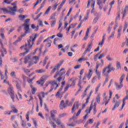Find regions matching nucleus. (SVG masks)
Instances as JSON below:
<instances>
[{
    "instance_id": "nucleus-1",
    "label": "nucleus",
    "mask_w": 128,
    "mask_h": 128,
    "mask_svg": "<svg viewBox=\"0 0 128 128\" xmlns=\"http://www.w3.org/2000/svg\"><path fill=\"white\" fill-rule=\"evenodd\" d=\"M38 36V34H32L30 36V38L28 40V44H26L25 46H22L20 48H24L26 52L20 54V56H23L28 54V52H30V48L32 46V44H34L36 42V38Z\"/></svg>"
},
{
    "instance_id": "nucleus-2",
    "label": "nucleus",
    "mask_w": 128,
    "mask_h": 128,
    "mask_svg": "<svg viewBox=\"0 0 128 128\" xmlns=\"http://www.w3.org/2000/svg\"><path fill=\"white\" fill-rule=\"evenodd\" d=\"M18 1H15L12 4V6L14 7H8L7 10L6 8H0V10H2L4 12H6L10 14V16H16V10L18 9V6H16Z\"/></svg>"
},
{
    "instance_id": "nucleus-3",
    "label": "nucleus",
    "mask_w": 128,
    "mask_h": 128,
    "mask_svg": "<svg viewBox=\"0 0 128 128\" xmlns=\"http://www.w3.org/2000/svg\"><path fill=\"white\" fill-rule=\"evenodd\" d=\"M62 70H64V68H62L60 70L59 72H56V74L54 76V78H56L58 76H60V77L57 78V80H58L59 82H60V81L62 80V74H64V72H62Z\"/></svg>"
},
{
    "instance_id": "nucleus-4",
    "label": "nucleus",
    "mask_w": 128,
    "mask_h": 128,
    "mask_svg": "<svg viewBox=\"0 0 128 128\" xmlns=\"http://www.w3.org/2000/svg\"><path fill=\"white\" fill-rule=\"evenodd\" d=\"M48 78V76L46 75H44L42 77H41L40 80L36 82V84H40L42 86H44V84L46 82V80Z\"/></svg>"
},
{
    "instance_id": "nucleus-5",
    "label": "nucleus",
    "mask_w": 128,
    "mask_h": 128,
    "mask_svg": "<svg viewBox=\"0 0 128 128\" xmlns=\"http://www.w3.org/2000/svg\"><path fill=\"white\" fill-rule=\"evenodd\" d=\"M8 94H9L12 102H14V98L16 96H14V88L12 87H10L8 90Z\"/></svg>"
},
{
    "instance_id": "nucleus-6",
    "label": "nucleus",
    "mask_w": 128,
    "mask_h": 128,
    "mask_svg": "<svg viewBox=\"0 0 128 128\" xmlns=\"http://www.w3.org/2000/svg\"><path fill=\"white\" fill-rule=\"evenodd\" d=\"M51 86V88L49 90V92H50L52 90H56L58 88V84L56 82V80H54L53 82H50Z\"/></svg>"
},
{
    "instance_id": "nucleus-7",
    "label": "nucleus",
    "mask_w": 128,
    "mask_h": 128,
    "mask_svg": "<svg viewBox=\"0 0 128 128\" xmlns=\"http://www.w3.org/2000/svg\"><path fill=\"white\" fill-rule=\"evenodd\" d=\"M63 62V61H60V62L56 66H55L54 68L52 69V70L51 71L50 74H52L56 72V70H58L60 68V66L62 64Z\"/></svg>"
},
{
    "instance_id": "nucleus-8",
    "label": "nucleus",
    "mask_w": 128,
    "mask_h": 128,
    "mask_svg": "<svg viewBox=\"0 0 128 128\" xmlns=\"http://www.w3.org/2000/svg\"><path fill=\"white\" fill-rule=\"evenodd\" d=\"M92 71L90 70L88 74H84L82 79L83 80H86V78H88V80H90V78H92Z\"/></svg>"
},
{
    "instance_id": "nucleus-9",
    "label": "nucleus",
    "mask_w": 128,
    "mask_h": 128,
    "mask_svg": "<svg viewBox=\"0 0 128 128\" xmlns=\"http://www.w3.org/2000/svg\"><path fill=\"white\" fill-rule=\"evenodd\" d=\"M76 108L78 109V108L80 106V104H78V102H75L74 104L73 105V106L72 109V112H74V108H76Z\"/></svg>"
},
{
    "instance_id": "nucleus-10",
    "label": "nucleus",
    "mask_w": 128,
    "mask_h": 128,
    "mask_svg": "<svg viewBox=\"0 0 128 128\" xmlns=\"http://www.w3.org/2000/svg\"><path fill=\"white\" fill-rule=\"evenodd\" d=\"M56 112H58L56 110H54L50 112V116L53 120H56V116L54 114H56Z\"/></svg>"
},
{
    "instance_id": "nucleus-11",
    "label": "nucleus",
    "mask_w": 128,
    "mask_h": 128,
    "mask_svg": "<svg viewBox=\"0 0 128 128\" xmlns=\"http://www.w3.org/2000/svg\"><path fill=\"white\" fill-rule=\"evenodd\" d=\"M115 86H116V89L117 90H120L122 88V86H124V84H121L120 82V84L118 83H115Z\"/></svg>"
},
{
    "instance_id": "nucleus-12",
    "label": "nucleus",
    "mask_w": 128,
    "mask_h": 128,
    "mask_svg": "<svg viewBox=\"0 0 128 128\" xmlns=\"http://www.w3.org/2000/svg\"><path fill=\"white\" fill-rule=\"evenodd\" d=\"M66 104H64V101L62 100L60 105V110H64V108H66Z\"/></svg>"
},
{
    "instance_id": "nucleus-13",
    "label": "nucleus",
    "mask_w": 128,
    "mask_h": 128,
    "mask_svg": "<svg viewBox=\"0 0 128 128\" xmlns=\"http://www.w3.org/2000/svg\"><path fill=\"white\" fill-rule=\"evenodd\" d=\"M105 40H106V34H104L101 42H100L98 44V46H100V48H102V46H104V44Z\"/></svg>"
},
{
    "instance_id": "nucleus-14",
    "label": "nucleus",
    "mask_w": 128,
    "mask_h": 128,
    "mask_svg": "<svg viewBox=\"0 0 128 128\" xmlns=\"http://www.w3.org/2000/svg\"><path fill=\"white\" fill-rule=\"evenodd\" d=\"M120 102L116 101L115 102V104H114V108H112V110H116V108H118V106H120Z\"/></svg>"
},
{
    "instance_id": "nucleus-15",
    "label": "nucleus",
    "mask_w": 128,
    "mask_h": 128,
    "mask_svg": "<svg viewBox=\"0 0 128 128\" xmlns=\"http://www.w3.org/2000/svg\"><path fill=\"white\" fill-rule=\"evenodd\" d=\"M32 60L33 62H34V60H35L34 62L36 64H38V61L40 60V57H38V56H35L33 57Z\"/></svg>"
},
{
    "instance_id": "nucleus-16",
    "label": "nucleus",
    "mask_w": 128,
    "mask_h": 128,
    "mask_svg": "<svg viewBox=\"0 0 128 128\" xmlns=\"http://www.w3.org/2000/svg\"><path fill=\"white\" fill-rule=\"evenodd\" d=\"M22 26H25V34H28V30H30V26L28 25L27 24H24L22 25Z\"/></svg>"
},
{
    "instance_id": "nucleus-17",
    "label": "nucleus",
    "mask_w": 128,
    "mask_h": 128,
    "mask_svg": "<svg viewBox=\"0 0 128 128\" xmlns=\"http://www.w3.org/2000/svg\"><path fill=\"white\" fill-rule=\"evenodd\" d=\"M0 44L1 46V48H2L3 49V52L4 54H6L7 52H6V50L4 48V44H2V40L0 39Z\"/></svg>"
},
{
    "instance_id": "nucleus-18",
    "label": "nucleus",
    "mask_w": 128,
    "mask_h": 128,
    "mask_svg": "<svg viewBox=\"0 0 128 128\" xmlns=\"http://www.w3.org/2000/svg\"><path fill=\"white\" fill-rule=\"evenodd\" d=\"M100 66V64H98V62L96 63V74H97V76H100V72H98V70Z\"/></svg>"
},
{
    "instance_id": "nucleus-19",
    "label": "nucleus",
    "mask_w": 128,
    "mask_h": 128,
    "mask_svg": "<svg viewBox=\"0 0 128 128\" xmlns=\"http://www.w3.org/2000/svg\"><path fill=\"white\" fill-rule=\"evenodd\" d=\"M32 58V55L31 54H28V56H27V57H26L24 60V64H28V60H30Z\"/></svg>"
},
{
    "instance_id": "nucleus-20",
    "label": "nucleus",
    "mask_w": 128,
    "mask_h": 128,
    "mask_svg": "<svg viewBox=\"0 0 128 128\" xmlns=\"http://www.w3.org/2000/svg\"><path fill=\"white\" fill-rule=\"evenodd\" d=\"M63 88H64V86H61L60 89L58 90V91L57 92L56 94V96H60V92L62 90Z\"/></svg>"
},
{
    "instance_id": "nucleus-21",
    "label": "nucleus",
    "mask_w": 128,
    "mask_h": 128,
    "mask_svg": "<svg viewBox=\"0 0 128 128\" xmlns=\"http://www.w3.org/2000/svg\"><path fill=\"white\" fill-rule=\"evenodd\" d=\"M50 10H52V6H50L44 12V16L46 14H48V12H50Z\"/></svg>"
},
{
    "instance_id": "nucleus-22",
    "label": "nucleus",
    "mask_w": 128,
    "mask_h": 128,
    "mask_svg": "<svg viewBox=\"0 0 128 128\" xmlns=\"http://www.w3.org/2000/svg\"><path fill=\"white\" fill-rule=\"evenodd\" d=\"M52 40H48L46 44L47 48H50V46H52Z\"/></svg>"
},
{
    "instance_id": "nucleus-23",
    "label": "nucleus",
    "mask_w": 128,
    "mask_h": 128,
    "mask_svg": "<svg viewBox=\"0 0 128 128\" xmlns=\"http://www.w3.org/2000/svg\"><path fill=\"white\" fill-rule=\"evenodd\" d=\"M31 88H32V94H36V89L34 86H30Z\"/></svg>"
},
{
    "instance_id": "nucleus-24",
    "label": "nucleus",
    "mask_w": 128,
    "mask_h": 128,
    "mask_svg": "<svg viewBox=\"0 0 128 128\" xmlns=\"http://www.w3.org/2000/svg\"><path fill=\"white\" fill-rule=\"evenodd\" d=\"M68 116V114H66V113H62V114L59 115L58 118H64V116Z\"/></svg>"
},
{
    "instance_id": "nucleus-25",
    "label": "nucleus",
    "mask_w": 128,
    "mask_h": 128,
    "mask_svg": "<svg viewBox=\"0 0 128 128\" xmlns=\"http://www.w3.org/2000/svg\"><path fill=\"white\" fill-rule=\"evenodd\" d=\"M36 72H38V74H42L46 72V70H44V69L38 70H36Z\"/></svg>"
},
{
    "instance_id": "nucleus-26",
    "label": "nucleus",
    "mask_w": 128,
    "mask_h": 128,
    "mask_svg": "<svg viewBox=\"0 0 128 128\" xmlns=\"http://www.w3.org/2000/svg\"><path fill=\"white\" fill-rule=\"evenodd\" d=\"M92 102L91 104V106H90V108L89 109V110H88L86 109V110H85V112H86V114H90V111L92 110Z\"/></svg>"
},
{
    "instance_id": "nucleus-27",
    "label": "nucleus",
    "mask_w": 128,
    "mask_h": 128,
    "mask_svg": "<svg viewBox=\"0 0 128 128\" xmlns=\"http://www.w3.org/2000/svg\"><path fill=\"white\" fill-rule=\"evenodd\" d=\"M22 70H23V71L24 72H25L26 74V73H29L30 72V70L28 69H26V68L22 67Z\"/></svg>"
},
{
    "instance_id": "nucleus-28",
    "label": "nucleus",
    "mask_w": 128,
    "mask_h": 128,
    "mask_svg": "<svg viewBox=\"0 0 128 128\" xmlns=\"http://www.w3.org/2000/svg\"><path fill=\"white\" fill-rule=\"evenodd\" d=\"M124 76H126L123 74L122 76L120 78V84H122V82L124 81Z\"/></svg>"
},
{
    "instance_id": "nucleus-29",
    "label": "nucleus",
    "mask_w": 128,
    "mask_h": 128,
    "mask_svg": "<svg viewBox=\"0 0 128 128\" xmlns=\"http://www.w3.org/2000/svg\"><path fill=\"white\" fill-rule=\"evenodd\" d=\"M54 122H56V124H57L58 126L60 125L61 122L60 118H58L56 120H56H54Z\"/></svg>"
},
{
    "instance_id": "nucleus-30",
    "label": "nucleus",
    "mask_w": 128,
    "mask_h": 128,
    "mask_svg": "<svg viewBox=\"0 0 128 128\" xmlns=\"http://www.w3.org/2000/svg\"><path fill=\"white\" fill-rule=\"evenodd\" d=\"M114 4V0L112 1L111 2H110V8L109 9V12H110L112 10V6Z\"/></svg>"
},
{
    "instance_id": "nucleus-31",
    "label": "nucleus",
    "mask_w": 128,
    "mask_h": 128,
    "mask_svg": "<svg viewBox=\"0 0 128 128\" xmlns=\"http://www.w3.org/2000/svg\"><path fill=\"white\" fill-rule=\"evenodd\" d=\"M126 10H128V9L126 8L124 9L123 13V16L122 18H124V16H126Z\"/></svg>"
},
{
    "instance_id": "nucleus-32",
    "label": "nucleus",
    "mask_w": 128,
    "mask_h": 128,
    "mask_svg": "<svg viewBox=\"0 0 128 128\" xmlns=\"http://www.w3.org/2000/svg\"><path fill=\"white\" fill-rule=\"evenodd\" d=\"M98 28H97L96 29V30H95L94 31V32L92 33V34L90 38H94V34H96V32H98Z\"/></svg>"
},
{
    "instance_id": "nucleus-33",
    "label": "nucleus",
    "mask_w": 128,
    "mask_h": 128,
    "mask_svg": "<svg viewBox=\"0 0 128 128\" xmlns=\"http://www.w3.org/2000/svg\"><path fill=\"white\" fill-rule=\"evenodd\" d=\"M52 24H51V26L52 28L54 26V24H56V20H52L51 22Z\"/></svg>"
},
{
    "instance_id": "nucleus-34",
    "label": "nucleus",
    "mask_w": 128,
    "mask_h": 128,
    "mask_svg": "<svg viewBox=\"0 0 128 128\" xmlns=\"http://www.w3.org/2000/svg\"><path fill=\"white\" fill-rule=\"evenodd\" d=\"M19 18H20V20H24V18H26V16L20 14L19 16Z\"/></svg>"
},
{
    "instance_id": "nucleus-35",
    "label": "nucleus",
    "mask_w": 128,
    "mask_h": 128,
    "mask_svg": "<svg viewBox=\"0 0 128 128\" xmlns=\"http://www.w3.org/2000/svg\"><path fill=\"white\" fill-rule=\"evenodd\" d=\"M96 102H98V104H100V96H96Z\"/></svg>"
},
{
    "instance_id": "nucleus-36",
    "label": "nucleus",
    "mask_w": 128,
    "mask_h": 128,
    "mask_svg": "<svg viewBox=\"0 0 128 128\" xmlns=\"http://www.w3.org/2000/svg\"><path fill=\"white\" fill-rule=\"evenodd\" d=\"M34 64V61L30 62H29L28 66H27L28 68H30V66H32V64Z\"/></svg>"
},
{
    "instance_id": "nucleus-37",
    "label": "nucleus",
    "mask_w": 128,
    "mask_h": 128,
    "mask_svg": "<svg viewBox=\"0 0 128 128\" xmlns=\"http://www.w3.org/2000/svg\"><path fill=\"white\" fill-rule=\"evenodd\" d=\"M107 68H108V67H105L104 68L103 70V71L102 72L103 76H106V72Z\"/></svg>"
},
{
    "instance_id": "nucleus-38",
    "label": "nucleus",
    "mask_w": 128,
    "mask_h": 128,
    "mask_svg": "<svg viewBox=\"0 0 128 128\" xmlns=\"http://www.w3.org/2000/svg\"><path fill=\"white\" fill-rule=\"evenodd\" d=\"M106 58L108 60H109V62H112L113 60L112 58H110V54H108L107 56H106Z\"/></svg>"
},
{
    "instance_id": "nucleus-39",
    "label": "nucleus",
    "mask_w": 128,
    "mask_h": 128,
    "mask_svg": "<svg viewBox=\"0 0 128 128\" xmlns=\"http://www.w3.org/2000/svg\"><path fill=\"white\" fill-rule=\"evenodd\" d=\"M116 66L118 70V68H120L121 66H120V63L119 62H116Z\"/></svg>"
},
{
    "instance_id": "nucleus-40",
    "label": "nucleus",
    "mask_w": 128,
    "mask_h": 128,
    "mask_svg": "<svg viewBox=\"0 0 128 128\" xmlns=\"http://www.w3.org/2000/svg\"><path fill=\"white\" fill-rule=\"evenodd\" d=\"M10 76H12L13 78H16V72H12L11 73H10Z\"/></svg>"
},
{
    "instance_id": "nucleus-41",
    "label": "nucleus",
    "mask_w": 128,
    "mask_h": 128,
    "mask_svg": "<svg viewBox=\"0 0 128 128\" xmlns=\"http://www.w3.org/2000/svg\"><path fill=\"white\" fill-rule=\"evenodd\" d=\"M16 86L18 90H20V84L18 82H16Z\"/></svg>"
},
{
    "instance_id": "nucleus-42",
    "label": "nucleus",
    "mask_w": 128,
    "mask_h": 128,
    "mask_svg": "<svg viewBox=\"0 0 128 128\" xmlns=\"http://www.w3.org/2000/svg\"><path fill=\"white\" fill-rule=\"evenodd\" d=\"M67 126H72V127L74 128V126H76V123L72 122V124H67Z\"/></svg>"
},
{
    "instance_id": "nucleus-43",
    "label": "nucleus",
    "mask_w": 128,
    "mask_h": 128,
    "mask_svg": "<svg viewBox=\"0 0 128 128\" xmlns=\"http://www.w3.org/2000/svg\"><path fill=\"white\" fill-rule=\"evenodd\" d=\"M10 0H4V2H5L6 4H10V2H12Z\"/></svg>"
},
{
    "instance_id": "nucleus-44",
    "label": "nucleus",
    "mask_w": 128,
    "mask_h": 128,
    "mask_svg": "<svg viewBox=\"0 0 128 128\" xmlns=\"http://www.w3.org/2000/svg\"><path fill=\"white\" fill-rule=\"evenodd\" d=\"M91 29H92V26H90V28H88L87 29V30L86 32V36H88V32H90V30H91Z\"/></svg>"
},
{
    "instance_id": "nucleus-45",
    "label": "nucleus",
    "mask_w": 128,
    "mask_h": 128,
    "mask_svg": "<svg viewBox=\"0 0 128 128\" xmlns=\"http://www.w3.org/2000/svg\"><path fill=\"white\" fill-rule=\"evenodd\" d=\"M44 4H46V0H44V2H42V4H41V6H40V8H42Z\"/></svg>"
},
{
    "instance_id": "nucleus-46",
    "label": "nucleus",
    "mask_w": 128,
    "mask_h": 128,
    "mask_svg": "<svg viewBox=\"0 0 128 128\" xmlns=\"http://www.w3.org/2000/svg\"><path fill=\"white\" fill-rule=\"evenodd\" d=\"M108 82V75L107 74L106 75V79L104 82V84H106V82Z\"/></svg>"
},
{
    "instance_id": "nucleus-47",
    "label": "nucleus",
    "mask_w": 128,
    "mask_h": 128,
    "mask_svg": "<svg viewBox=\"0 0 128 128\" xmlns=\"http://www.w3.org/2000/svg\"><path fill=\"white\" fill-rule=\"evenodd\" d=\"M71 72H72V69H69L66 73V76H68Z\"/></svg>"
},
{
    "instance_id": "nucleus-48",
    "label": "nucleus",
    "mask_w": 128,
    "mask_h": 128,
    "mask_svg": "<svg viewBox=\"0 0 128 128\" xmlns=\"http://www.w3.org/2000/svg\"><path fill=\"white\" fill-rule=\"evenodd\" d=\"M114 32H112L111 36L109 38V40H110L111 38H114Z\"/></svg>"
},
{
    "instance_id": "nucleus-49",
    "label": "nucleus",
    "mask_w": 128,
    "mask_h": 128,
    "mask_svg": "<svg viewBox=\"0 0 128 128\" xmlns=\"http://www.w3.org/2000/svg\"><path fill=\"white\" fill-rule=\"evenodd\" d=\"M30 98L29 100H28V102H33L34 97H32V96H30Z\"/></svg>"
},
{
    "instance_id": "nucleus-50",
    "label": "nucleus",
    "mask_w": 128,
    "mask_h": 128,
    "mask_svg": "<svg viewBox=\"0 0 128 128\" xmlns=\"http://www.w3.org/2000/svg\"><path fill=\"white\" fill-rule=\"evenodd\" d=\"M42 12H40V14L37 15L36 18L34 19V20H38V18H40V16H42Z\"/></svg>"
},
{
    "instance_id": "nucleus-51",
    "label": "nucleus",
    "mask_w": 128,
    "mask_h": 128,
    "mask_svg": "<svg viewBox=\"0 0 128 128\" xmlns=\"http://www.w3.org/2000/svg\"><path fill=\"white\" fill-rule=\"evenodd\" d=\"M28 114H30V112H28L27 114H26V119L27 120L28 122L30 120V117L28 116Z\"/></svg>"
},
{
    "instance_id": "nucleus-52",
    "label": "nucleus",
    "mask_w": 128,
    "mask_h": 128,
    "mask_svg": "<svg viewBox=\"0 0 128 128\" xmlns=\"http://www.w3.org/2000/svg\"><path fill=\"white\" fill-rule=\"evenodd\" d=\"M104 54H102L98 58L99 60H102V58H104Z\"/></svg>"
},
{
    "instance_id": "nucleus-53",
    "label": "nucleus",
    "mask_w": 128,
    "mask_h": 128,
    "mask_svg": "<svg viewBox=\"0 0 128 128\" xmlns=\"http://www.w3.org/2000/svg\"><path fill=\"white\" fill-rule=\"evenodd\" d=\"M39 98L40 100V106L41 108H42V99L40 97Z\"/></svg>"
},
{
    "instance_id": "nucleus-54",
    "label": "nucleus",
    "mask_w": 128,
    "mask_h": 128,
    "mask_svg": "<svg viewBox=\"0 0 128 128\" xmlns=\"http://www.w3.org/2000/svg\"><path fill=\"white\" fill-rule=\"evenodd\" d=\"M71 33L72 34V35L71 36L72 38H74V34H76V29H74V30H72Z\"/></svg>"
},
{
    "instance_id": "nucleus-55",
    "label": "nucleus",
    "mask_w": 128,
    "mask_h": 128,
    "mask_svg": "<svg viewBox=\"0 0 128 128\" xmlns=\"http://www.w3.org/2000/svg\"><path fill=\"white\" fill-rule=\"evenodd\" d=\"M56 18V14H53V16H50V20H54Z\"/></svg>"
},
{
    "instance_id": "nucleus-56",
    "label": "nucleus",
    "mask_w": 128,
    "mask_h": 128,
    "mask_svg": "<svg viewBox=\"0 0 128 128\" xmlns=\"http://www.w3.org/2000/svg\"><path fill=\"white\" fill-rule=\"evenodd\" d=\"M76 86V82L74 80H73L70 86Z\"/></svg>"
},
{
    "instance_id": "nucleus-57",
    "label": "nucleus",
    "mask_w": 128,
    "mask_h": 128,
    "mask_svg": "<svg viewBox=\"0 0 128 128\" xmlns=\"http://www.w3.org/2000/svg\"><path fill=\"white\" fill-rule=\"evenodd\" d=\"M32 120H33V124H34V126H36V120L33 118Z\"/></svg>"
},
{
    "instance_id": "nucleus-58",
    "label": "nucleus",
    "mask_w": 128,
    "mask_h": 128,
    "mask_svg": "<svg viewBox=\"0 0 128 128\" xmlns=\"http://www.w3.org/2000/svg\"><path fill=\"white\" fill-rule=\"evenodd\" d=\"M68 88H70V85L68 84L64 89V92H66L68 90Z\"/></svg>"
},
{
    "instance_id": "nucleus-59",
    "label": "nucleus",
    "mask_w": 128,
    "mask_h": 128,
    "mask_svg": "<svg viewBox=\"0 0 128 128\" xmlns=\"http://www.w3.org/2000/svg\"><path fill=\"white\" fill-rule=\"evenodd\" d=\"M58 4H55L54 6H53V8H54V10H56V8H58Z\"/></svg>"
},
{
    "instance_id": "nucleus-60",
    "label": "nucleus",
    "mask_w": 128,
    "mask_h": 128,
    "mask_svg": "<svg viewBox=\"0 0 128 128\" xmlns=\"http://www.w3.org/2000/svg\"><path fill=\"white\" fill-rule=\"evenodd\" d=\"M98 6H99L100 10H102V3H101L100 4H98Z\"/></svg>"
},
{
    "instance_id": "nucleus-61",
    "label": "nucleus",
    "mask_w": 128,
    "mask_h": 128,
    "mask_svg": "<svg viewBox=\"0 0 128 128\" xmlns=\"http://www.w3.org/2000/svg\"><path fill=\"white\" fill-rule=\"evenodd\" d=\"M57 36H58V38H62L63 36L62 34L58 33L57 34Z\"/></svg>"
},
{
    "instance_id": "nucleus-62",
    "label": "nucleus",
    "mask_w": 128,
    "mask_h": 128,
    "mask_svg": "<svg viewBox=\"0 0 128 128\" xmlns=\"http://www.w3.org/2000/svg\"><path fill=\"white\" fill-rule=\"evenodd\" d=\"M126 100H128V95H126V98L123 99V103L126 104L124 102Z\"/></svg>"
},
{
    "instance_id": "nucleus-63",
    "label": "nucleus",
    "mask_w": 128,
    "mask_h": 128,
    "mask_svg": "<svg viewBox=\"0 0 128 128\" xmlns=\"http://www.w3.org/2000/svg\"><path fill=\"white\" fill-rule=\"evenodd\" d=\"M0 36H1V38H6V36H4V33H0Z\"/></svg>"
},
{
    "instance_id": "nucleus-64",
    "label": "nucleus",
    "mask_w": 128,
    "mask_h": 128,
    "mask_svg": "<svg viewBox=\"0 0 128 128\" xmlns=\"http://www.w3.org/2000/svg\"><path fill=\"white\" fill-rule=\"evenodd\" d=\"M12 126L14 128H18V124H12Z\"/></svg>"
}]
</instances>
